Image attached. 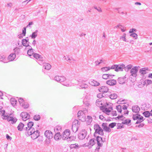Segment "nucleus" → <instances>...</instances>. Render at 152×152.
I'll return each instance as SVG.
<instances>
[{
  "instance_id": "a211bd4d",
  "label": "nucleus",
  "mask_w": 152,
  "mask_h": 152,
  "mask_svg": "<svg viewBox=\"0 0 152 152\" xmlns=\"http://www.w3.org/2000/svg\"><path fill=\"white\" fill-rule=\"evenodd\" d=\"M106 83L109 85L113 86L116 84V81L114 79L106 81Z\"/></svg>"
},
{
  "instance_id": "49530a36",
  "label": "nucleus",
  "mask_w": 152,
  "mask_h": 152,
  "mask_svg": "<svg viewBox=\"0 0 152 152\" xmlns=\"http://www.w3.org/2000/svg\"><path fill=\"white\" fill-rule=\"evenodd\" d=\"M116 109L118 112L120 113H121V106L120 105H118L116 106Z\"/></svg>"
},
{
  "instance_id": "6ab92c4d",
  "label": "nucleus",
  "mask_w": 152,
  "mask_h": 152,
  "mask_svg": "<svg viewBox=\"0 0 152 152\" xmlns=\"http://www.w3.org/2000/svg\"><path fill=\"white\" fill-rule=\"evenodd\" d=\"M132 110L133 112L138 113L140 111V109L138 105H136L132 107Z\"/></svg>"
},
{
  "instance_id": "ddd939ff",
  "label": "nucleus",
  "mask_w": 152,
  "mask_h": 152,
  "mask_svg": "<svg viewBox=\"0 0 152 152\" xmlns=\"http://www.w3.org/2000/svg\"><path fill=\"white\" fill-rule=\"evenodd\" d=\"M28 47V50L27 51V54L31 58H32L34 54L35 53L34 52V49L32 48L31 46Z\"/></svg>"
},
{
  "instance_id": "f8f14e48",
  "label": "nucleus",
  "mask_w": 152,
  "mask_h": 152,
  "mask_svg": "<svg viewBox=\"0 0 152 152\" xmlns=\"http://www.w3.org/2000/svg\"><path fill=\"white\" fill-rule=\"evenodd\" d=\"M95 139L94 138L91 139L89 140L88 143H85V145L86 146L89 147L90 146V147L89 148H90L95 144Z\"/></svg>"
},
{
  "instance_id": "cd10ccee",
  "label": "nucleus",
  "mask_w": 152,
  "mask_h": 152,
  "mask_svg": "<svg viewBox=\"0 0 152 152\" xmlns=\"http://www.w3.org/2000/svg\"><path fill=\"white\" fill-rule=\"evenodd\" d=\"M148 68H143L140 69L139 72L141 74L144 75L146 73V70H148Z\"/></svg>"
},
{
  "instance_id": "3c124183",
  "label": "nucleus",
  "mask_w": 152,
  "mask_h": 152,
  "mask_svg": "<svg viewBox=\"0 0 152 152\" xmlns=\"http://www.w3.org/2000/svg\"><path fill=\"white\" fill-rule=\"evenodd\" d=\"M96 105L98 107H99L100 104H102V103H101V101L99 100V99H98L96 100Z\"/></svg>"
},
{
  "instance_id": "423d86ee",
  "label": "nucleus",
  "mask_w": 152,
  "mask_h": 152,
  "mask_svg": "<svg viewBox=\"0 0 152 152\" xmlns=\"http://www.w3.org/2000/svg\"><path fill=\"white\" fill-rule=\"evenodd\" d=\"M139 66H134L130 70V72L131 74V75L130 76L129 79L130 80V78H132V76L134 77H136L137 76V73L138 71V68Z\"/></svg>"
},
{
  "instance_id": "0eeeda50",
  "label": "nucleus",
  "mask_w": 152,
  "mask_h": 152,
  "mask_svg": "<svg viewBox=\"0 0 152 152\" xmlns=\"http://www.w3.org/2000/svg\"><path fill=\"white\" fill-rule=\"evenodd\" d=\"M70 134V130L69 129L65 130L63 132L61 136V138L63 140H66L67 137H68Z\"/></svg>"
},
{
  "instance_id": "20e7f679",
  "label": "nucleus",
  "mask_w": 152,
  "mask_h": 152,
  "mask_svg": "<svg viewBox=\"0 0 152 152\" xmlns=\"http://www.w3.org/2000/svg\"><path fill=\"white\" fill-rule=\"evenodd\" d=\"M124 67V64H114L111 66V69H114L117 72L122 71L123 68Z\"/></svg>"
},
{
  "instance_id": "58836bf2",
  "label": "nucleus",
  "mask_w": 152,
  "mask_h": 152,
  "mask_svg": "<svg viewBox=\"0 0 152 152\" xmlns=\"http://www.w3.org/2000/svg\"><path fill=\"white\" fill-rule=\"evenodd\" d=\"M143 83L144 85L145 84L146 85H148L152 83V81L150 80L146 79L145 80Z\"/></svg>"
},
{
  "instance_id": "4468645a",
  "label": "nucleus",
  "mask_w": 152,
  "mask_h": 152,
  "mask_svg": "<svg viewBox=\"0 0 152 152\" xmlns=\"http://www.w3.org/2000/svg\"><path fill=\"white\" fill-rule=\"evenodd\" d=\"M87 132L86 131H82V132L78 134V138L80 140H82L85 138V137Z\"/></svg>"
},
{
  "instance_id": "9d476101",
  "label": "nucleus",
  "mask_w": 152,
  "mask_h": 152,
  "mask_svg": "<svg viewBox=\"0 0 152 152\" xmlns=\"http://www.w3.org/2000/svg\"><path fill=\"white\" fill-rule=\"evenodd\" d=\"M33 58L38 60L39 61V63L40 64H41V63H42L43 61L42 59V57L41 55H39L38 53H34L33 56H32V58Z\"/></svg>"
},
{
  "instance_id": "473e14b6",
  "label": "nucleus",
  "mask_w": 152,
  "mask_h": 152,
  "mask_svg": "<svg viewBox=\"0 0 152 152\" xmlns=\"http://www.w3.org/2000/svg\"><path fill=\"white\" fill-rule=\"evenodd\" d=\"M78 119L79 120L82 122L85 121L86 119L85 114L84 113L83 114V115H81V116H80V117H79Z\"/></svg>"
},
{
  "instance_id": "bb28decb",
  "label": "nucleus",
  "mask_w": 152,
  "mask_h": 152,
  "mask_svg": "<svg viewBox=\"0 0 152 152\" xmlns=\"http://www.w3.org/2000/svg\"><path fill=\"white\" fill-rule=\"evenodd\" d=\"M118 81L119 84H123L125 83L126 80L122 77H120L118 78Z\"/></svg>"
},
{
  "instance_id": "c85d7f7f",
  "label": "nucleus",
  "mask_w": 152,
  "mask_h": 152,
  "mask_svg": "<svg viewBox=\"0 0 152 152\" xmlns=\"http://www.w3.org/2000/svg\"><path fill=\"white\" fill-rule=\"evenodd\" d=\"M11 104L13 106H15L17 103V100L14 98H11L10 99Z\"/></svg>"
},
{
  "instance_id": "f3484780",
  "label": "nucleus",
  "mask_w": 152,
  "mask_h": 152,
  "mask_svg": "<svg viewBox=\"0 0 152 152\" xmlns=\"http://www.w3.org/2000/svg\"><path fill=\"white\" fill-rule=\"evenodd\" d=\"M28 39H23L22 40V45L26 47H28L30 45H29V42Z\"/></svg>"
},
{
  "instance_id": "aec40b11",
  "label": "nucleus",
  "mask_w": 152,
  "mask_h": 152,
  "mask_svg": "<svg viewBox=\"0 0 152 152\" xmlns=\"http://www.w3.org/2000/svg\"><path fill=\"white\" fill-rule=\"evenodd\" d=\"M41 64H44L43 67H44V69H45L49 70L51 68V65L48 63H44V62H43V61L42 63H41Z\"/></svg>"
},
{
  "instance_id": "79ce46f5",
  "label": "nucleus",
  "mask_w": 152,
  "mask_h": 152,
  "mask_svg": "<svg viewBox=\"0 0 152 152\" xmlns=\"http://www.w3.org/2000/svg\"><path fill=\"white\" fill-rule=\"evenodd\" d=\"M18 101L21 106H23L24 103L25 102V101L22 98H20L18 99Z\"/></svg>"
},
{
  "instance_id": "b1692460",
  "label": "nucleus",
  "mask_w": 152,
  "mask_h": 152,
  "mask_svg": "<svg viewBox=\"0 0 152 152\" xmlns=\"http://www.w3.org/2000/svg\"><path fill=\"white\" fill-rule=\"evenodd\" d=\"M105 96H109L110 98L111 99H115L118 96L117 94L115 93H113V94H111L110 95H105Z\"/></svg>"
},
{
  "instance_id": "2eb2a0df",
  "label": "nucleus",
  "mask_w": 152,
  "mask_h": 152,
  "mask_svg": "<svg viewBox=\"0 0 152 152\" xmlns=\"http://www.w3.org/2000/svg\"><path fill=\"white\" fill-rule=\"evenodd\" d=\"M96 134H98L102 136L104 135V133L103 129L102 128L99 129H96V130L95 131V132L94 134V137H96Z\"/></svg>"
},
{
  "instance_id": "c03bdc74",
  "label": "nucleus",
  "mask_w": 152,
  "mask_h": 152,
  "mask_svg": "<svg viewBox=\"0 0 152 152\" xmlns=\"http://www.w3.org/2000/svg\"><path fill=\"white\" fill-rule=\"evenodd\" d=\"M80 88L86 89L88 87V85H87L86 84L83 83V84H81L80 86Z\"/></svg>"
},
{
  "instance_id": "5fc2aeb1",
  "label": "nucleus",
  "mask_w": 152,
  "mask_h": 152,
  "mask_svg": "<svg viewBox=\"0 0 152 152\" xmlns=\"http://www.w3.org/2000/svg\"><path fill=\"white\" fill-rule=\"evenodd\" d=\"M84 112L82 110H80L79 111L77 114V117L78 118H79V117L80 116H81V115L83 114H84Z\"/></svg>"
},
{
  "instance_id": "4be33fe9",
  "label": "nucleus",
  "mask_w": 152,
  "mask_h": 152,
  "mask_svg": "<svg viewBox=\"0 0 152 152\" xmlns=\"http://www.w3.org/2000/svg\"><path fill=\"white\" fill-rule=\"evenodd\" d=\"M34 125V122L31 121H29L28 123L27 126L28 127L29 129L28 132L31 130H33V129H34V128L32 127Z\"/></svg>"
},
{
  "instance_id": "e433bc0d",
  "label": "nucleus",
  "mask_w": 152,
  "mask_h": 152,
  "mask_svg": "<svg viewBox=\"0 0 152 152\" xmlns=\"http://www.w3.org/2000/svg\"><path fill=\"white\" fill-rule=\"evenodd\" d=\"M132 66V65L131 64H129L127 65L126 66H125L124 65V67L123 68V69H124V70L126 72H128L129 70L131 69Z\"/></svg>"
},
{
  "instance_id": "13d9d810",
  "label": "nucleus",
  "mask_w": 152,
  "mask_h": 152,
  "mask_svg": "<svg viewBox=\"0 0 152 152\" xmlns=\"http://www.w3.org/2000/svg\"><path fill=\"white\" fill-rule=\"evenodd\" d=\"M122 123H118L117 124L118 127L117 129H121V128H123L124 127V126L123 125H121Z\"/></svg>"
},
{
  "instance_id": "4d7b16f0",
  "label": "nucleus",
  "mask_w": 152,
  "mask_h": 152,
  "mask_svg": "<svg viewBox=\"0 0 152 152\" xmlns=\"http://www.w3.org/2000/svg\"><path fill=\"white\" fill-rule=\"evenodd\" d=\"M137 31V30L135 28H132L129 31V33L130 34H132L133 33H134V32H136Z\"/></svg>"
},
{
  "instance_id": "052dcab7",
  "label": "nucleus",
  "mask_w": 152,
  "mask_h": 152,
  "mask_svg": "<svg viewBox=\"0 0 152 152\" xmlns=\"http://www.w3.org/2000/svg\"><path fill=\"white\" fill-rule=\"evenodd\" d=\"M108 75H108L107 74H103L102 76V78L103 79H107L108 78V77H109L108 76Z\"/></svg>"
},
{
  "instance_id": "603ef678",
  "label": "nucleus",
  "mask_w": 152,
  "mask_h": 152,
  "mask_svg": "<svg viewBox=\"0 0 152 152\" xmlns=\"http://www.w3.org/2000/svg\"><path fill=\"white\" fill-rule=\"evenodd\" d=\"M22 107H23L24 109H27L28 108L29 105V104L27 102H24V104L23 106H22Z\"/></svg>"
},
{
  "instance_id": "c756f323",
  "label": "nucleus",
  "mask_w": 152,
  "mask_h": 152,
  "mask_svg": "<svg viewBox=\"0 0 152 152\" xmlns=\"http://www.w3.org/2000/svg\"><path fill=\"white\" fill-rule=\"evenodd\" d=\"M1 113V116L2 119L4 118H7V116H8V115H9V114H7V113H5V110H2L0 111Z\"/></svg>"
},
{
  "instance_id": "8fccbe9b",
  "label": "nucleus",
  "mask_w": 152,
  "mask_h": 152,
  "mask_svg": "<svg viewBox=\"0 0 152 152\" xmlns=\"http://www.w3.org/2000/svg\"><path fill=\"white\" fill-rule=\"evenodd\" d=\"M94 130H96V129H99L101 128L100 126L97 124H95L94 126Z\"/></svg>"
},
{
  "instance_id": "e2e57ef3",
  "label": "nucleus",
  "mask_w": 152,
  "mask_h": 152,
  "mask_svg": "<svg viewBox=\"0 0 152 152\" xmlns=\"http://www.w3.org/2000/svg\"><path fill=\"white\" fill-rule=\"evenodd\" d=\"M99 118L102 120L103 121H105L106 119L102 115H100L99 116Z\"/></svg>"
},
{
  "instance_id": "ea45409f",
  "label": "nucleus",
  "mask_w": 152,
  "mask_h": 152,
  "mask_svg": "<svg viewBox=\"0 0 152 152\" xmlns=\"http://www.w3.org/2000/svg\"><path fill=\"white\" fill-rule=\"evenodd\" d=\"M111 67L110 66H106L105 67L102 68H101V70L103 72H106L108 71V70H110V69H111Z\"/></svg>"
},
{
  "instance_id": "bf43d9fd",
  "label": "nucleus",
  "mask_w": 152,
  "mask_h": 152,
  "mask_svg": "<svg viewBox=\"0 0 152 152\" xmlns=\"http://www.w3.org/2000/svg\"><path fill=\"white\" fill-rule=\"evenodd\" d=\"M124 117L123 115H118L117 117H113L112 119H115L116 120H117V119H121V118H122Z\"/></svg>"
},
{
  "instance_id": "393cba45",
  "label": "nucleus",
  "mask_w": 152,
  "mask_h": 152,
  "mask_svg": "<svg viewBox=\"0 0 152 152\" xmlns=\"http://www.w3.org/2000/svg\"><path fill=\"white\" fill-rule=\"evenodd\" d=\"M24 124L22 122H20L17 126V129L19 131H22L23 129Z\"/></svg>"
},
{
  "instance_id": "6e6d98bb",
  "label": "nucleus",
  "mask_w": 152,
  "mask_h": 152,
  "mask_svg": "<svg viewBox=\"0 0 152 152\" xmlns=\"http://www.w3.org/2000/svg\"><path fill=\"white\" fill-rule=\"evenodd\" d=\"M95 137L96 138V140L97 141V142H98V141L100 142L101 141H102V138L101 137L99 136H96V137Z\"/></svg>"
},
{
  "instance_id": "a878e982",
  "label": "nucleus",
  "mask_w": 152,
  "mask_h": 152,
  "mask_svg": "<svg viewBox=\"0 0 152 152\" xmlns=\"http://www.w3.org/2000/svg\"><path fill=\"white\" fill-rule=\"evenodd\" d=\"M89 83L91 85L94 86H97L100 85V83L99 82L94 80L90 81Z\"/></svg>"
},
{
  "instance_id": "5701e85b",
  "label": "nucleus",
  "mask_w": 152,
  "mask_h": 152,
  "mask_svg": "<svg viewBox=\"0 0 152 152\" xmlns=\"http://www.w3.org/2000/svg\"><path fill=\"white\" fill-rule=\"evenodd\" d=\"M15 57L16 56L15 54L13 53H12L8 56L7 58L10 61H12L14 60L15 58Z\"/></svg>"
},
{
  "instance_id": "6e6552de",
  "label": "nucleus",
  "mask_w": 152,
  "mask_h": 152,
  "mask_svg": "<svg viewBox=\"0 0 152 152\" xmlns=\"http://www.w3.org/2000/svg\"><path fill=\"white\" fill-rule=\"evenodd\" d=\"M22 118V119L24 121H26L27 120L29 119L30 117V115L28 113L26 112H22L20 115Z\"/></svg>"
},
{
  "instance_id": "09e8293b",
  "label": "nucleus",
  "mask_w": 152,
  "mask_h": 152,
  "mask_svg": "<svg viewBox=\"0 0 152 152\" xmlns=\"http://www.w3.org/2000/svg\"><path fill=\"white\" fill-rule=\"evenodd\" d=\"M116 123L115 122L112 123L109 125V127L111 128H113L116 125Z\"/></svg>"
},
{
  "instance_id": "37998d69",
  "label": "nucleus",
  "mask_w": 152,
  "mask_h": 152,
  "mask_svg": "<svg viewBox=\"0 0 152 152\" xmlns=\"http://www.w3.org/2000/svg\"><path fill=\"white\" fill-rule=\"evenodd\" d=\"M41 118L40 116L39 115H36L34 116L33 118L35 120L38 121Z\"/></svg>"
},
{
  "instance_id": "0e129e2a",
  "label": "nucleus",
  "mask_w": 152,
  "mask_h": 152,
  "mask_svg": "<svg viewBox=\"0 0 152 152\" xmlns=\"http://www.w3.org/2000/svg\"><path fill=\"white\" fill-rule=\"evenodd\" d=\"M23 129L25 131H26V133H27L28 135H29V132L28 130H29V128L28 127H26L24 128H23Z\"/></svg>"
},
{
  "instance_id": "c9c22d12",
  "label": "nucleus",
  "mask_w": 152,
  "mask_h": 152,
  "mask_svg": "<svg viewBox=\"0 0 152 152\" xmlns=\"http://www.w3.org/2000/svg\"><path fill=\"white\" fill-rule=\"evenodd\" d=\"M78 126L76 124H72V130L73 132L75 133L78 130Z\"/></svg>"
},
{
  "instance_id": "69168bd1",
  "label": "nucleus",
  "mask_w": 152,
  "mask_h": 152,
  "mask_svg": "<svg viewBox=\"0 0 152 152\" xmlns=\"http://www.w3.org/2000/svg\"><path fill=\"white\" fill-rule=\"evenodd\" d=\"M74 123H75V124H76H76H77V126H78V125L79 126L80 125V122H79V121L77 120H75L74 121V122H73V124H74Z\"/></svg>"
},
{
  "instance_id": "72a5a7b5",
  "label": "nucleus",
  "mask_w": 152,
  "mask_h": 152,
  "mask_svg": "<svg viewBox=\"0 0 152 152\" xmlns=\"http://www.w3.org/2000/svg\"><path fill=\"white\" fill-rule=\"evenodd\" d=\"M38 32L37 30H36L35 31L33 32L31 35L30 36V37H31L32 39H35L37 36V33Z\"/></svg>"
},
{
  "instance_id": "a18cd8bd",
  "label": "nucleus",
  "mask_w": 152,
  "mask_h": 152,
  "mask_svg": "<svg viewBox=\"0 0 152 152\" xmlns=\"http://www.w3.org/2000/svg\"><path fill=\"white\" fill-rule=\"evenodd\" d=\"M54 130L55 132L56 131H61V127L59 125H57L54 128Z\"/></svg>"
},
{
  "instance_id": "338daca9",
  "label": "nucleus",
  "mask_w": 152,
  "mask_h": 152,
  "mask_svg": "<svg viewBox=\"0 0 152 152\" xmlns=\"http://www.w3.org/2000/svg\"><path fill=\"white\" fill-rule=\"evenodd\" d=\"M145 124L143 123L140 124L138 125H136V127L138 128L143 127L144 126Z\"/></svg>"
},
{
  "instance_id": "7c9ffc66",
  "label": "nucleus",
  "mask_w": 152,
  "mask_h": 152,
  "mask_svg": "<svg viewBox=\"0 0 152 152\" xmlns=\"http://www.w3.org/2000/svg\"><path fill=\"white\" fill-rule=\"evenodd\" d=\"M76 139V136H71L70 137H67L66 140L68 142L72 141H75Z\"/></svg>"
},
{
  "instance_id": "de8ad7c7",
  "label": "nucleus",
  "mask_w": 152,
  "mask_h": 152,
  "mask_svg": "<svg viewBox=\"0 0 152 152\" xmlns=\"http://www.w3.org/2000/svg\"><path fill=\"white\" fill-rule=\"evenodd\" d=\"M130 36L134 38L135 39H137V35L135 33H133L130 34Z\"/></svg>"
},
{
  "instance_id": "f257e3e1",
  "label": "nucleus",
  "mask_w": 152,
  "mask_h": 152,
  "mask_svg": "<svg viewBox=\"0 0 152 152\" xmlns=\"http://www.w3.org/2000/svg\"><path fill=\"white\" fill-rule=\"evenodd\" d=\"M112 104L110 103H106V105L104 106H100V108L101 110L106 114L109 115V113L113 110Z\"/></svg>"
},
{
  "instance_id": "680f3d73",
  "label": "nucleus",
  "mask_w": 152,
  "mask_h": 152,
  "mask_svg": "<svg viewBox=\"0 0 152 152\" xmlns=\"http://www.w3.org/2000/svg\"><path fill=\"white\" fill-rule=\"evenodd\" d=\"M139 117H137L136 114L133 115L132 118L134 120H137L139 119Z\"/></svg>"
},
{
  "instance_id": "2f4dec72",
  "label": "nucleus",
  "mask_w": 152,
  "mask_h": 152,
  "mask_svg": "<svg viewBox=\"0 0 152 152\" xmlns=\"http://www.w3.org/2000/svg\"><path fill=\"white\" fill-rule=\"evenodd\" d=\"M143 115L146 118H148L150 116H151V112L149 111H146L142 113Z\"/></svg>"
},
{
  "instance_id": "dca6fc26",
  "label": "nucleus",
  "mask_w": 152,
  "mask_h": 152,
  "mask_svg": "<svg viewBox=\"0 0 152 152\" xmlns=\"http://www.w3.org/2000/svg\"><path fill=\"white\" fill-rule=\"evenodd\" d=\"M98 90L101 92L107 93L109 90V89L106 86H102L99 88Z\"/></svg>"
},
{
  "instance_id": "4c0bfd02",
  "label": "nucleus",
  "mask_w": 152,
  "mask_h": 152,
  "mask_svg": "<svg viewBox=\"0 0 152 152\" xmlns=\"http://www.w3.org/2000/svg\"><path fill=\"white\" fill-rule=\"evenodd\" d=\"M87 124L88 125L90 124L92 121V117L91 116L88 115L87 117Z\"/></svg>"
},
{
  "instance_id": "f704fd0d",
  "label": "nucleus",
  "mask_w": 152,
  "mask_h": 152,
  "mask_svg": "<svg viewBox=\"0 0 152 152\" xmlns=\"http://www.w3.org/2000/svg\"><path fill=\"white\" fill-rule=\"evenodd\" d=\"M13 51L15 52L13 53L15 54V55H18L20 53V49L19 48L16 47L13 49Z\"/></svg>"
},
{
  "instance_id": "774afa93",
  "label": "nucleus",
  "mask_w": 152,
  "mask_h": 152,
  "mask_svg": "<svg viewBox=\"0 0 152 152\" xmlns=\"http://www.w3.org/2000/svg\"><path fill=\"white\" fill-rule=\"evenodd\" d=\"M97 96L98 98H101L102 97H104L103 95L101 93H99L97 94Z\"/></svg>"
},
{
  "instance_id": "864d4df0",
  "label": "nucleus",
  "mask_w": 152,
  "mask_h": 152,
  "mask_svg": "<svg viewBox=\"0 0 152 152\" xmlns=\"http://www.w3.org/2000/svg\"><path fill=\"white\" fill-rule=\"evenodd\" d=\"M26 27H24L22 29V34L23 35V36H25L26 34Z\"/></svg>"
},
{
  "instance_id": "9b49d317",
  "label": "nucleus",
  "mask_w": 152,
  "mask_h": 152,
  "mask_svg": "<svg viewBox=\"0 0 152 152\" xmlns=\"http://www.w3.org/2000/svg\"><path fill=\"white\" fill-rule=\"evenodd\" d=\"M107 123H103L102 124V126L104 130L106 132H110L111 131V129L109 127L107 126Z\"/></svg>"
},
{
  "instance_id": "39448f33",
  "label": "nucleus",
  "mask_w": 152,
  "mask_h": 152,
  "mask_svg": "<svg viewBox=\"0 0 152 152\" xmlns=\"http://www.w3.org/2000/svg\"><path fill=\"white\" fill-rule=\"evenodd\" d=\"M4 120H7L8 122H11V123L12 124H15L17 121V119L15 117H13L12 116V114L10 113L9 114L8 116L3 118Z\"/></svg>"
},
{
  "instance_id": "f03ea898",
  "label": "nucleus",
  "mask_w": 152,
  "mask_h": 152,
  "mask_svg": "<svg viewBox=\"0 0 152 152\" xmlns=\"http://www.w3.org/2000/svg\"><path fill=\"white\" fill-rule=\"evenodd\" d=\"M44 134L47 138L45 140V144L48 145L50 142V139L53 137V133L50 130H46L45 131Z\"/></svg>"
},
{
  "instance_id": "a19ab883",
  "label": "nucleus",
  "mask_w": 152,
  "mask_h": 152,
  "mask_svg": "<svg viewBox=\"0 0 152 152\" xmlns=\"http://www.w3.org/2000/svg\"><path fill=\"white\" fill-rule=\"evenodd\" d=\"M131 120L130 119H126L124 121L122 122V124H124L127 125L131 123Z\"/></svg>"
},
{
  "instance_id": "1a4fd4ad",
  "label": "nucleus",
  "mask_w": 152,
  "mask_h": 152,
  "mask_svg": "<svg viewBox=\"0 0 152 152\" xmlns=\"http://www.w3.org/2000/svg\"><path fill=\"white\" fill-rule=\"evenodd\" d=\"M54 80L57 82L61 83L65 81L66 80V77L64 76H56L54 78Z\"/></svg>"
},
{
  "instance_id": "7ed1b4c3",
  "label": "nucleus",
  "mask_w": 152,
  "mask_h": 152,
  "mask_svg": "<svg viewBox=\"0 0 152 152\" xmlns=\"http://www.w3.org/2000/svg\"><path fill=\"white\" fill-rule=\"evenodd\" d=\"M29 135H31V138L34 140L38 137L40 135V132L38 130H35V129L29 131Z\"/></svg>"
},
{
  "instance_id": "412c9836",
  "label": "nucleus",
  "mask_w": 152,
  "mask_h": 152,
  "mask_svg": "<svg viewBox=\"0 0 152 152\" xmlns=\"http://www.w3.org/2000/svg\"><path fill=\"white\" fill-rule=\"evenodd\" d=\"M61 136L60 132H57L54 136V139L56 140H59L61 138Z\"/></svg>"
}]
</instances>
